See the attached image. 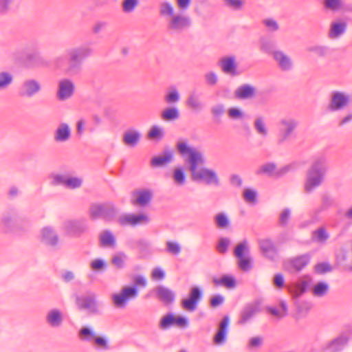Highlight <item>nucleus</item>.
I'll return each mask as SVG.
<instances>
[{"label":"nucleus","instance_id":"a211bd4d","mask_svg":"<svg viewBox=\"0 0 352 352\" xmlns=\"http://www.w3.org/2000/svg\"><path fill=\"white\" fill-rule=\"evenodd\" d=\"M153 192L148 189L136 190L132 193L131 204L134 206H145L151 200Z\"/></svg>","mask_w":352,"mask_h":352},{"label":"nucleus","instance_id":"aec40b11","mask_svg":"<svg viewBox=\"0 0 352 352\" xmlns=\"http://www.w3.org/2000/svg\"><path fill=\"white\" fill-rule=\"evenodd\" d=\"M258 312V307L256 304H248L241 310L238 324L243 325L250 322Z\"/></svg>","mask_w":352,"mask_h":352},{"label":"nucleus","instance_id":"de8ad7c7","mask_svg":"<svg viewBox=\"0 0 352 352\" xmlns=\"http://www.w3.org/2000/svg\"><path fill=\"white\" fill-rule=\"evenodd\" d=\"M175 183L178 186H183L186 182V176L182 168H177L173 175Z\"/></svg>","mask_w":352,"mask_h":352},{"label":"nucleus","instance_id":"09e8293b","mask_svg":"<svg viewBox=\"0 0 352 352\" xmlns=\"http://www.w3.org/2000/svg\"><path fill=\"white\" fill-rule=\"evenodd\" d=\"M225 6L234 10H241L245 5L244 0H222Z\"/></svg>","mask_w":352,"mask_h":352},{"label":"nucleus","instance_id":"5701e85b","mask_svg":"<svg viewBox=\"0 0 352 352\" xmlns=\"http://www.w3.org/2000/svg\"><path fill=\"white\" fill-rule=\"evenodd\" d=\"M57 233L50 227H45L41 231V241L49 245L55 246L58 243Z\"/></svg>","mask_w":352,"mask_h":352},{"label":"nucleus","instance_id":"052dcab7","mask_svg":"<svg viewBox=\"0 0 352 352\" xmlns=\"http://www.w3.org/2000/svg\"><path fill=\"white\" fill-rule=\"evenodd\" d=\"M215 222L220 228H225L229 225V220L223 213H219L216 215Z\"/></svg>","mask_w":352,"mask_h":352},{"label":"nucleus","instance_id":"ea45409f","mask_svg":"<svg viewBox=\"0 0 352 352\" xmlns=\"http://www.w3.org/2000/svg\"><path fill=\"white\" fill-rule=\"evenodd\" d=\"M13 82V76L9 72H0V91L5 90L9 87V86Z\"/></svg>","mask_w":352,"mask_h":352},{"label":"nucleus","instance_id":"680f3d73","mask_svg":"<svg viewBox=\"0 0 352 352\" xmlns=\"http://www.w3.org/2000/svg\"><path fill=\"white\" fill-rule=\"evenodd\" d=\"M179 94L176 89H172L165 96V101L168 103H175L179 100Z\"/></svg>","mask_w":352,"mask_h":352},{"label":"nucleus","instance_id":"49530a36","mask_svg":"<svg viewBox=\"0 0 352 352\" xmlns=\"http://www.w3.org/2000/svg\"><path fill=\"white\" fill-rule=\"evenodd\" d=\"M139 4V0H123L122 2V9L124 13H131Z\"/></svg>","mask_w":352,"mask_h":352},{"label":"nucleus","instance_id":"864d4df0","mask_svg":"<svg viewBox=\"0 0 352 352\" xmlns=\"http://www.w3.org/2000/svg\"><path fill=\"white\" fill-rule=\"evenodd\" d=\"M82 181L81 179L76 177H70L67 175L65 188L69 189H75L80 188L82 185Z\"/></svg>","mask_w":352,"mask_h":352},{"label":"nucleus","instance_id":"bb28decb","mask_svg":"<svg viewBox=\"0 0 352 352\" xmlns=\"http://www.w3.org/2000/svg\"><path fill=\"white\" fill-rule=\"evenodd\" d=\"M63 321L62 312L58 309H52L46 316V322L52 327H60Z\"/></svg>","mask_w":352,"mask_h":352},{"label":"nucleus","instance_id":"7ed1b4c3","mask_svg":"<svg viewBox=\"0 0 352 352\" xmlns=\"http://www.w3.org/2000/svg\"><path fill=\"white\" fill-rule=\"evenodd\" d=\"M92 49L87 45L68 48L65 50L66 58L63 56H57L54 59L56 66L64 69L68 75L80 73L84 60L92 54Z\"/></svg>","mask_w":352,"mask_h":352},{"label":"nucleus","instance_id":"2f4dec72","mask_svg":"<svg viewBox=\"0 0 352 352\" xmlns=\"http://www.w3.org/2000/svg\"><path fill=\"white\" fill-rule=\"evenodd\" d=\"M99 241L102 247L114 248L116 245V238L109 230H103L100 234Z\"/></svg>","mask_w":352,"mask_h":352},{"label":"nucleus","instance_id":"a878e982","mask_svg":"<svg viewBox=\"0 0 352 352\" xmlns=\"http://www.w3.org/2000/svg\"><path fill=\"white\" fill-rule=\"evenodd\" d=\"M229 322L230 320L228 316H224L221 320L219 324L218 331L214 337V342L216 344H221L225 342L228 333L227 329L229 324Z\"/></svg>","mask_w":352,"mask_h":352},{"label":"nucleus","instance_id":"5fc2aeb1","mask_svg":"<svg viewBox=\"0 0 352 352\" xmlns=\"http://www.w3.org/2000/svg\"><path fill=\"white\" fill-rule=\"evenodd\" d=\"M333 205V199L331 196L327 194L323 195L321 199V205L319 208L316 210V212H319L322 210H324Z\"/></svg>","mask_w":352,"mask_h":352},{"label":"nucleus","instance_id":"4d7b16f0","mask_svg":"<svg viewBox=\"0 0 352 352\" xmlns=\"http://www.w3.org/2000/svg\"><path fill=\"white\" fill-rule=\"evenodd\" d=\"M164 135L163 129L158 126H153L148 133V138L151 140L161 139Z\"/></svg>","mask_w":352,"mask_h":352},{"label":"nucleus","instance_id":"f3484780","mask_svg":"<svg viewBox=\"0 0 352 352\" xmlns=\"http://www.w3.org/2000/svg\"><path fill=\"white\" fill-rule=\"evenodd\" d=\"M347 23L342 19H338L332 21L328 31V38L331 40H336L342 36L346 32Z\"/></svg>","mask_w":352,"mask_h":352},{"label":"nucleus","instance_id":"c9c22d12","mask_svg":"<svg viewBox=\"0 0 352 352\" xmlns=\"http://www.w3.org/2000/svg\"><path fill=\"white\" fill-rule=\"evenodd\" d=\"M267 311L274 316L278 318H282L288 314L287 305L284 300L279 303V307H268Z\"/></svg>","mask_w":352,"mask_h":352},{"label":"nucleus","instance_id":"79ce46f5","mask_svg":"<svg viewBox=\"0 0 352 352\" xmlns=\"http://www.w3.org/2000/svg\"><path fill=\"white\" fill-rule=\"evenodd\" d=\"M329 290V285L326 283L319 282L316 283L312 288L314 296L322 297L326 295Z\"/></svg>","mask_w":352,"mask_h":352},{"label":"nucleus","instance_id":"39448f33","mask_svg":"<svg viewBox=\"0 0 352 352\" xmlns=\"http://www.w3.org/2000/svg\"><path fill=\"white\" fill-rule=\"evenodd\" d=\"M133 281L134 285L124 286L122 287L119 293L112 295V301L116 307L124 308L129 300L135 299L138 296V287H145L146 286V280L142 276H136Z\"/></svg>","mask_w":352,"mask_h":352},{"label":"nucleus","instance_id":"0e129e2a","mask_svg":"<svg viewBox=\"0 0 352 352\" xmlns=\"http://www.w3.org/2000/svg\"><path fill=\"white\" fill-rule=\"evenodd\" d=\"M263 344V338L261 336L252 337L250 339L248 347L250 349H258Z\"/></svg>","mask_w":352,"mask_h":352},{"label":"nucleus","instance_id":"f704fd0d","mask_svg":"<svg viewBox=\"0 0 352 352\" xmlns=\"http://www.w3.org/2000/svg\"><path fill=\"white\" fill-rule=\"evenodd\" d=\"M323 5L325 9L332 12L346 10L343 0H323Z\"/></svg>","mask_w":352,"mask_h":352},{"label":"nucleus","instance_id":"f8f14e48","mask_svg":"<svg viewBox=\"0 0 352 352\" xmlns=\"http://www.w3.org/2000/svg\"><path fill=\"white\" fill-rule=\"evenodd\" d=\"M258 245L262 254L271 261L278 258V248L271 239H261L258 240Z\"/></svg>","mask_w":352,"mask_h":352},{"label":"nucleus","instance_id":"4468645a","mask_svg":"<svg viewBox=\"0 0 352 352\" xmlns=\"http://www.w3.org/2000/svg\"><path fill=\"white\" fill-rule=\"evenodd\" d=\"M202 296L200 289L197 287H193L190 292L187 298L182 300V307L188 311H194L197 309V303Z\"/></svg>","mask_w":352,"mask_h":352},{"label":"nucleus","instance_id":"e2e57ef3","mask_svg":"<svg viewBox=\"0 0 352 352\" xmlns=\"http://www.w3.org/2000/svg\"><path fill=\"white\" fill-rule=\"evenodd\" d=\"M297 168V164L296 162L285 165L279 170H277L276 176L281 177L289 171L294 170Z\"/></svg>","mask_w":352,"mask_h":352},{"label":"nucleus","instance_id":"338daca9","mask_svg":"<svg viewBox=\"0 0 352 352\" xmlns=\"http://www.w3.org/2000/svg\"><path fill=\"white\" fill-rule=\"evenodd\" d=\"M238 265L241 270L245 272L250 270L252 268L250 258L245 256L239 258Z\"/></svg>","mask_w":352,"mask_h":352},{"label":"nucleus","instance_id":"6ab92c4d","mask_svg":"<svg viewBox=\"0 0 352 352\" xmlns=\"http://www.w3.org/2000/svg\"><path fill=\"white\" fill-rule=\"evenodd\" d=\"M154 292L159 300L166 305L172 304L175 300V292L168 287L160 285L154 289Z\"/></svg>","mask_w":352,"mask_h":352},{"label":"nucleus","instance_id":"c756f323","mask_svg":"<svg viewBox=\"0 0 352 352\" xmlns=\"http://www.w3.org/2000/svg\"><path fill=\"white\" fill-rule=\"evenodd\" d=\"M219 65L224 73L231 75L236 74V64L234 56L222 58L219 61Z\"/></svg>","mask_w":352,"mask_h":352},{"label":"nucleus","instance_id":"9d476101","mask_svg":"<svg viewBox=\"0 0 352 352\" xmlns=\"http://www.w3.org/2000/svg\"><path fill=\"white\" fill-rule=\"evenodd\" d=\"M65 232L71 235L79 236L87 230V221L85 219L68 220L63 225Z\"/></svg>","mask_w":352,"mask_h":352},{"label":"nucleus","instance_id":"4c0bfd02","mask_svg":"<svg viewBox=\"0 0 352 352\" xmlns=\"http://www.w3.org/2000/svg\"><path fill=\"white\" fill-rule=\"evenodd\" d=\"M276 166L273 162H268L261 166L256 171L257 175L276 176Z\"/></svg>","mask_w":352,"mask_h":352},{"label":"nucleus","instance_id":"6e6d98bb","mask_svg":"<svg viewBox=\"0 0 352 352\" xmlns=\"http://www.w3.org/2000/svg\"><path fill=\"white\" fill-rule=\"evenodd\" d=\"M308 51L319 57H325L328 54V47L323 45H315L308 48Z\"/></svg>","mask_w":352,"mask_h":352},{"label":"nucleus","instance_id":"3c124183","mask_svg":"<svg viewBox=\"0 0 352 352\" xmlns=\"http://www.w3.org/2000/svg\"><path fill=\"white\" fill-rule=\"evenodd\" d=\"M50 178V182L52 186L63 185L65 187L67 175L53 174L51 175Z\"/></svg>","mask_w":352,"mask_h":352},{"label":"nucleus","instance_id":"58836bf2","mask_svg":"<svg viewBox=\"0 0 352 352\" xmlns=\"http://www.w3.org/2000/svg\"><path fill=\"white\" fill-rule=\"evenodd\" d=\"M179 111L176 107H168L161 113V118L165 121H172L178 119Z\"/></svg>","mask_w":352,"mask_h":352},{"label":"nucleus","instance_id":"72a5a7b5","mask_svg":"<svg viewBox=\"0 0 352 352\" xmlns=\"http://www.w3.org/2000/svg\"><path fill=\"white\" fill-rule=\"evenodd\" d=\"M310 257L308 254H303L291 260L290 264L295 272H300L308 265Z\"/></svg>","mask_w":352,"mask_h":352},{"label":"nucleus","instance_id":"20e7f679","mask_svg":"<svg viewBox=\"0 0 352 352\" xmlns=\"http://www.w3.org/2000/svg\"><path fill=\"white\" fill-rule=\"evenodd\" d=\"M326 159L324 157L317 158L307 170L304 183V190L307 193L311 192L323 182L327 171Z\"/></svg>","mask_w":352,"mask_h":352},{"label":"nucleus","instance_id":"4be33fe9","mask_svg":"<svg viewBox=\"0 0 352 352\" xmlns=\"http://www.w3.org/2000/svg\"><path fill=\"white\" fill-rule=\"evenodd\" d=\"M174 152L170 149H166L162 155L155 156L151 160V165L153 167H161L166 166L173 162Z\"/></svg>","mask_w":352,"mask_h":352},{"label":"nucleus","instance_id":"423d86ee","mask_svg":"<svg viewBox=\"0 0 352 352\" xmlns=\"http://www.w3.org/2000/svg\"><path fill=\"white\" fill-rule=\"evenodd\" d=\"M298 122L291 117H285L279 120L278 133L276 135V143L282 145L287 142L298 127Z\"/></svg>","mask_w":352,"mask_h":352},{"label":"nucleus","instance_id":"69168bd1","mask_svg":"<svg viewBox=\"0 0 352 352\" xmlns=\"http://www.w3.org/2000/svg\"><path fill=\"white\" fill-rule=\"evenodd\" d=\"M274 44L270 40L263 38L261 41V50L266 53H273Z\"/></svg>","mask_w":352,"mask_h":352},{"label":"nucleus","instance_id":"cd10ccee","mask_svg":"<svg viewBox=\"0 0 352 352\" xmlns=\"http://www.w3.org/2000/svg\"><path fill=\"white\" fill-rule=\"evenodd\" d=\"M23 62L28 67H39L45 65L44 59L37 52L27 54L24 58Z\"/></svg>","mask_w":352,"mask_h":352},{"label":"nucleus","instance_id":"1a4fd4ad","mask_svg":"<svg viewBox=\"0 0 352 352\" xmlns=\"http://www.w3.org/2000/svg\"><path fill=\"white\" fill-rule=\"evenodd\" d=\"M41 91V85L36 79L28 78L23 81L19 88V96L22 98H32Z\"/></svg>","mask_w":352,"mask_h":352},{"label":"nucleus","instance_id":"c03bdc74","mask_svg":"<svg viewBox=\"0 0 352 352\" xmlns=\"http://www.w3.org/2000/svg\"><path fill=\"white\" fill-rule=\"evenodd\" d=\"M173 325H175V316L172 314H168L162 317L159 323L161 329H167Z\"/></svg>","mask_w":352,"mask_h":352},{"label":"nucleus","instance_id":"0eeeda50","mask_svg":"<svg viewBox=\"0 0 352 352\" xmlns=\"http://www.w3.org/2000/svg\"><path fill=\"white\" fill-rule=\"evenodd\" d=\"M89 214L92 220L101 218L106 221H111L116 214V210L111 204H93L89 208Z\"/></svg>","mask_w":352,"mask_h":352},{"label":"nucleus","instance_id":"e433bc0d","mask_svg":"<svg viewBox=\"0 0 352 352\" xmlns=\"http://www.w3.org/2000/svg\"><path fill=\"white\" fill-rule=\"evenodd\" d=\"M254 128L256 133L261 136L265 138L268 135V130L266 126L265 118L262 116L257 117L253 123Z\"/></svg>","mask_w":352,"mask_h":352},{"label":"nucleus","instance_id":"8fccbe9b","mask_svg":"<svg viewBox=\"0 0 352 352\" xmlns=\"http://www.w3.org/2000/svg\"><path fill=\"white\" fill-rule=\"evenodd\" d=\"M96 334L88 327H82L79 331V337L82 340L94 341Z\"/></svg>","mask_w":352,"mask_h":352},{"label":"nucleus","instance_id":"ddd939ff","mask_svg":"<svg viewBox=\"0 0 352 352\" xmlns=\"http://www.w3.org/2000/svg\"><path fill=\"white\" fill-rule=\"evenodd\" d=\"M311 281L309 275L302 276L299 280L291 284L287 289L294 298H297L303 294Z\"/></svg>","mask_w":352,"mask_h":352},{"label":"nucleus","instance_id":"f03ea898","mask_svg":"<svg viewBox=\"0 0 352 352\" xmlns=\"http://www.w3.org/2000/svg\"><path fill=\"white\" fill-rule=\"evenodd\" d=\"M158 12L166 21L167 30L171 34H182L192 26L191 18L184 12L176 11L170 1L160 2Z\"/></svg>","mask_w":352,"mask_h":352},{"label":"nucleus","instance_id":"393cba45","mask_svg":"<svg viewBox=\"0 0 352 352\" xmlns=\"http://www.w3.org/2000/svg\"><path fill=\"white\" fill-rule=\"evenodd\" d=\"M255 94V88L248 84L242 85L234 91L235 98L240 100L252 98Z\"/></svg>","mask_w":352,"mask_h":352},{"label":"nucleus","instance_id":"13d9d810","mask_svg":"<svg viewBox=\"0 0 352 352\" xmlns=\"http://www.w3.org/2000/svg\"><path fill=\"white\" fill-rule=\"evenodd\" d=\"M262 23L270 32H276L279 29L278 22L274 19L267 18L263 20Z\"/></svg>","mask_w":352,"mask_h":352},{"label":"nucleus","instance_id":"dca6fc26","mask_svg":"<svg viewBox=\"0 0 352 352\" xmlns=\"http://www.w3.org/2000/svg\"><path fill=\"white\" fill-rule=\"evenodd\" d=\"M74 89V84L71 80L63 79L58 82L56 96L60 100H65L72 96Z\"/></svg>","mask_w":352,"mask_h":352},{"label":"nucleus","instance_id":"2eb2a0df","mask_svg":"<svg viewBox=\"0 0 352 352\" xmlns=\"http://www.w3.org/2000/svg\"><path fill=\"white\" fill-rule=\"evenodd\" d=\"M76 303L79 308L86 309L91 314L99 313L98 305L96 300V296L94 294L78 297L76 298Z\"/></svg>","mask_w":352,"mask_h":352},{"label":"nucleus","instance_id":"c85d7f7f","mask_svg":"<svg viewBox=\"0 0 352 352\" xmlns=\"http://www.w3.org/2000/svg\"><path fill=\"white\" fill-rule=\"evenodd\" d=\"M71 137V131L69 125L66 123H61L54 131V140L56 142H65Z\"/></svg>","mask_w":352,"mask_h":352},{"label":"nucleus","instance_id":"37998d69","mask_svg":"<svg viewBox=\"0 0 352 352\" xmlns=\"http://www.w3.org/2000/svg\"><path fill=\"white\" fill-rule=\"evenodd\" d=\"M213 283L216 285H223L227 287H233L235 286V280L233 277L225 275L221 278H214Z\"/></svg>","mask_w":352,"mask_h":352},{"label":"nucleus","instance_id":"b1692460","mask_svg":"<svg viewBox=\"0 0 352 352\" xmlns=\"http://www.w3.org/2000/svg\"><path fill=\"white\" fill-rule=\"evenodd\" d=\"M141 133L135 129H129L126 131L122 136L123 143L129 146L135 147L140 142Z\"/></svg>","mask_w":352,"mask_h":352},{"label":"nucleus","instance_id":"412c9836","mask_svg":"<svg viewBox=\"0 0 352 352\" xmlns=\"http://www.w3.org/2000/svg\"><path fill=\"white\" fill-rule=\"evenodd\" d=\"M272 55L281 70L289 71L292 69L293 63L291 58L283 52L280 50L274 51Z\"/></svg>","mask_w":352,"mask_h":352},{"label":"nucleus","instance_id":"a18cd8bd","mask_svg":"<svg viewBox=\"0 0 352 352\" xmlns=\"http://www.w3.org/2000/svg\"><path fill=\"white\" fill-rule=\"evenodd\" d=\"M248 252L249 248L245 240L237 244L234 251V256L238 258L245 256V254Z\"/></svg>","mask_w":352,"mask_h":352},{"label":"nucleus","instance_id":"473e14b6","mask_svg":"<svg viewBox=\"0 0 352 352\" xmlns=\"http://www.w3.org/2000/svg\"><path fill=\"white\" fill-rule=\"evenodd\" d=\"M348 342V338L346 336L341 335L333 339L327 346L329 352H338L343 349Z\"/></svg>","mask_w":352,"mask_h":352},{"label":"nucleus","instance_id":"603ef678","mask_svg":"<svg viewBox=\"0 0 352 352\" xmlns=\"http://www.w3.org/2000/svg\"><path fill=\"white\" fill-rule=\"evenodd\" d=\"M313 239L318 242H324L329 238V235L327 233L324 228H319L313 232Z\"/></svg>","mask_w":352,"mask_h":352},{"label":"nucleus","instance_id":"a19ab883","mask_svg":"<svg viewBox=\"0 0 352 352\" xmlns=\"http://www.w3.org/2000/svg\"><path fill=\"white\" fill-rule=\"evenodd\" d=\"M127 256L124 252H120L114 254L111 259V263L118 269H122L125 265Z\"/></svg>","mask_w":352,"mask_h":352},{"label":"nucleus","instance_id":"f257e3e1","mask_svg":"<svg viewBox=\"0 0 352 352\" xmlns=\"http://www.w3.org/2000/svg\"><path fill=\"white\" fill-rule=\"evenodd\" d=\"M178 153L182 155H188L186 162L189 164L192 179L194 181H204L207 184L218 186L219 181L216 172L207 168H197L199 165L205 163L204 154L197 149L188 145V141H179L176 144Z\"/></svg>","mask_w":352,"mask_h":352},{"label":"nucleus","instance_id":"9b49d317","mask_svg":"<svg viewBox=\"0 0 352 352\" xmlns=\"http://www.w3.org/2000/svg\"><path fill=\"white\" fill-rule=\"evenodd\" d=\"M150 219L148 217L144 214L140 213L138 214H126L121 215L118 221L121 226H136L138 225H144L148 223Z\"/></svg>","mask_w":352,"mask_h":352},{"label":"nucleus","instance_id":"bf43d9fd","mask_svg":"<svg viewBox=\"0 0 352 352\" xmlns=\"http://www.w3.org/2000/svg\"><path fill=\"white\" fill-rule=\"evenodd\" d=\"M230 244V240L228 238H221L217 245V250L220 254H225L229 245Z\"/></svg>","mask_w":352,"mask_h":352},{"label":"nucleus","instance_id":"774afa93","mask_svg":"<svg viewBox=\"0 0 352 352\" xmlns=\"http://www.w3.org/2000/svg\"><path fill=\"white\" fill-rule=\"evenodd\" d=\"M206 83L210 86L215 85L218 81V76L214 72H210L204 75Z\"/></svg>","mask_w":352,"mask_h":352},{"label":"nucleus","instance_id":"7c9ffc66","mask_svg":"<svg viewBox=\"0 0 352 352\" xmlns=\"http://www.w3.org/2000/svg\"><path fill=\"white\" fill-rule=\"evenodd\" d=\"M186 106L194 111H201L204 107V104L201 100L199 96L195 93L190 94L186 101Z\"/></svg>","mask_w":352,"mask_h":352},{"label":"nucleus","instance_id":"6e6552de","mask_svg":"<svg viewBox=\"0 0 352 352\" xmlns=\"http://www.w3.org/2000/svg\"><path fill=\"white\" fill-rule=\"evenodd\" d=\"M349 100L348 94L340 91H333L331 95L328 109L333 112L342 110L348 106Z\"/></svg>","mask_w":352,"mask_h":352}]
</instances>
